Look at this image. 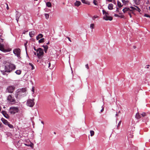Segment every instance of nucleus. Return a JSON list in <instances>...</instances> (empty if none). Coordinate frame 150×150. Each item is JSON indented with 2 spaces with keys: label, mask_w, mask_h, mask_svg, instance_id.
I'll return each mask as SVG.
<instances>
[{
  "label": "nucleus",
  "mask_w": 150,
  "mask_h": 150,
  "mask_svg": "<svg viewBox=\"0 0 150 150\" xmlns=\"http://www.w3.org/2000/svg\"><path fill=\"white\" fill-rule=\"evenodd\" d=\"M108 8L109 10H112V4H109L108 6Z\"/></svg>",
  "instance_id": "nucleus-23"
},
{
  "label": "nucleus",
  "mask_w": 150,
  "mask_h": 150,
  "mask_svg": "<svg viewBox=\"0 0 150 150\" xmlns=\"http://www.w3.org/2000/svg\"><path fill=\"white\" fill-rule=\"evenodd\" d=\"M2 113L3 115L4 116V117H6L5 115H7L6 112L5 111H2Z\"/></svg>",
  "instance_id": "nucleus-33"
},
{
  "label": "nucleus",
  "mask_w": 150,
  "mask_h": 150,
  "mask_svg": "<svg viewBox=\"0 0 150 150\" xmlns=\"http://www.w3.org/2000/svg\"><path fill=\"white\" fill-rule=\"evenodd\" d=\"M43 37V35L42 34H39L37 37L36 39L37 40H38L39 39L42 38Z\"/></svg>",
  "instance_id": "nucleus-14"
},
{
  "label": "nucleus",
  "mask_w": 150,
  "mask_h": 150,
  "mask_svg": "<svg viewBox=\"0 0 150 150\" xmlns=\"http://www.w3.org/2000/svg\"><path fill=\"white\" fill-rule=\"evenodd\" d=\"M37 56L39 59H40L42 58V56L44 54L43 50L41 48H39L37 50Z\"/></svg>",
  "instance_id": "nucleus-4"
},
{
  "label": "nucleus",
  "mask_w": 150,
  "mask_h": 150,
  "mask_svg": "<svg viewBox=\"0 0 150 150\" xmlns=\"http://www.w3.org/2000/svg\"><path fill=\"white\" fill-rule=\"evenodd\" d=\"M16 67L14 65L12 64H10L8 65H6L5 67V71L7 72H10L13 70L15 69Z\"/></svg>",
  "instance_id": "nucleus-2"
},
{
  "label": "nucleus",
  "mask_w": 150,
  "mask_h": 150,
  "mask_svg": "<svg viewBox=\"0 0 150 150\" xmlns=\"http://www.w3.org/2000/svg\"><path fill=\"white\" fill-rule=\"evenodd\" d=\"M147 66L148 67H147V68H148H148H149V65H147Z\"/></svg>",
  "instance_id": "nucleus-56"
},
{
  "label": "nucleus",
  "mask_w": 150,
  "mask_h": 150,
  "mask_svg": "<svg viewBox=\"0 0 150 150\" xmlns=\"http://www.w3.org/2000/svg\"><path fill=\"white\" fill-rule=\"evenodd\" d=\"M119 15H117V14H114V16L115 17H119Z\"/></svg>",
  "instance_id": "nucleus-42"
},
{
  "label": "nucleus",
  "mask_w": 150,
  "mask_h": 150,
  "mask_svg": "<svg viewBox=\"0 0 150 150\" xmlns=\"http://www.w3.org/2000/svg\"><path fill=\"white\" fill-rule=\"evenodd\" d=\"M144 16L146 17L149 18H150V16L148 14H144Z\"/></svg>",
  "instance_id": "nucleus-38"
},
{
  "label": "nucleus",
  "mask_w": 150,
  "mask_h": 150,
  "mask_svg": "<svg viewBox=\"0 0 150 150\" xmlns=\"http://www.w3.org/2000/svg\"><path fill=\"white\" fill-rule=\"evenodd\" d=\"M98 17V16H94L93 17V18H97Z\"/></svg>",
  "instance_id": "nucleus-45"
},
{
  "label": "nucleus",
  "mask_w": 150,
  "mask_h": 150,
  "mask_svg": "<svg viewBox=\"0 0 150 150\" xmlns=\"http://www.w3.org/2000/svg\"><path fill=\"white\" fill-rule=\"evenodd\" d=\"M45 41V39L44 38H42L40 39L39 41L38 42L40 43H43Z\"/></svg>",
  "instance_id": "nucleus-25"
},
{
  "label": "nucleus",
  "mask_w": 150,
  "mask_h": 150,
  "mask_svg": "<svg viewBox=\"0 0 150 150\" xmlns=\"http://www.w3.org/2000/svg\"><path fill=\"white\" fill-rule=\"evenodd\" d=\"M38 61H39V60H37V62H38Z\"/></svg>",
  "instance_id": "nucleus-64"
},
{
  "label": "nucleus",
  "mask_w": 150,
  "mask_h": 150,
  "mask_svg": "<svg viewBox=\"0 0 150 150\" xmlns=\"http://www.w3.org/2000/svg\"><path fill=\"white\" fill-rule=\"evenodd\" d=\"M103 14L104 15L103 18V19L106 20H109L111 21L112 19V17L110 16L109 15V14L108 12H106L104 10H103Z\"/></svg>",
  "instance_id": "nucleus-3"
},
{
  "label": "nucleus",
  "mask_w": 150,
  "mask_h": 150,
  "mask_svg": "<svg viewBox=\"0 0 150 150\" xmlns=\"http://www.w3.org/2000/svg\"><path fill=\"white\" fill-rule=\"evenodd\" d=\"M21 15V13L18 11H16V18L17 22L18 23L19 18Z\"/></svg>",
  "instance_id": "nucleus-12"
},
{
  "label": "nucleus",
  "mask_w": 150,
  "mask_h": 150,
  "mask_svg": "<svg viewBox=\"0 0 150 150\" xmlns=\"http://www.w3.org/2000/svg\"><path fill=\"white\" fill-rule=\"evenodd\" d=\"M116 116H117L118 115H117V114H116Z\"/></svg>",
  "instance_id": "nucleus-61"
},
{
  "label": "nucleus",
  "mask_w": 150,
  "mask_h": 150,
  "mask_svg": "<svg viewBox=\"0 0 150 150\" xmlns=\"http://www.w3.org/2000/svg\"><path fill=\"white\" fill-rule=\"evenodd\" d=\"M34 50H35V51H37V50H36V49H35V47H34Z\"/></svg>",
  "instance_id": "nucleus-51"
},
{
  "label": "nucleus",
  "mask_w": 150,
  "mask_h": 150,
  "mask_svg": "<svg viewBox=\"0 0 150 150\" xmlns=\"http://www.w3.org/2000/svg\"><path fill=\"white\" fill-rule=\"evenodd\" d=\"M15 72L16 74L18 75H20L21 74V71L20 70H18L16 71Z\"/></svg>",
  "instance_id": "nucleus-24"
},
{
  "label": "nucleus",
  "mask_w": 150,
  "mask_h": 150,
  "mask_svg": "<svg viewBox=\"0 0 150 150\" xmlns=\"http://www.w3.org/2000/svg\"><path fill=\"white\" fill-rule=\"evenodd\" d=\"M2 120L3 123L6 125H7V124H8V122L7 120H5L4 119H2Z\"/></svg>",
  "instance_id": "nucleus-21"
},
{
  "label": "nucleus",
  "mask_w": 150,
  "mask_h": 150,
  "mask_svg": "<svg viewBox=\"0 0 150 150\" xmlns=\"http://www.w3.org/2000/svg\"><path fill=\"white\" fill-rule=\"evenodd\" d=\"M131 9V10L134 12V11H135V7L133 6H130L129 8Z\"/></svg>",
  "instance_id": "nucleus-30"
},
{
  "label": "nucleus",
  "mask_w": 150,
  "mask_h": 150,
  "mask_svg": "<svg viewBox=\"0 0 150 150\" xmlns=\"http://www.w3.org/2000/svg\"><path fill=\"white\" fill-rule=\"evenodd\" d=\"M46 64V66H48V68H50V69H52V67H50V65H51V63L50 62H47V63H45Z\"/></svg>",
  "instance_id": "nucleus-18"
},
{
  "label": "nucleus",
  "mask_w": 150,
  "mask_h": 150,
  "mask_svg": "<svg viewBox=\"0 0 150 150\" xmlns=\"http://www.w3.org/2000/svg\"><path fill=\"white\" fill-rule=\"evenodd\" d=\"M94 23H92L90 24V27L91 29H93L94 28Z\"/></svg>",
  "instance_id": "nucleus-31"
},
{
  "label": "nucleus",
  "mask_w": 150,
  "mask_h": 150,
  "mask_svg": "<svg viewBox=\"0 0 150 150\" xmlns=\"http://www.w3.org/2000/svg\"><path fill=\"white\" fill-rule=\"evenodd\" d=\"M93 3L95 5H98V2L96 0H94L93 1Z\"/></svg>",
  "instance_id": "nucleus-34"
},
{
  "label": "nucleus",
  "mask_w": 150,
  "mask_h": 150,
  "mask_svg": "<svg viewBox=\"0 0 150 150\" xmlns=\"http://www.w3.org/2000/svg\"><path fill=\"white\" fill-rule=\"evenodd\" d=\"M32 91L33 92V93H34V87L32 88Z\"/></svg>",
  "instance_id": "nucleus-43"
},
{
  "label": "nucleus",
  "mask_w": 150,
  "mask_h": 150,
  "mask_svg": "<svg viewBox=\"0 0 150 150\" xmlns=\"http://www.w3.org/2000/svg\"><path fill=\"white\" fill-rule=\"evenodd\" d=\"M35 34V32L33 31H31L29 33V35L30 37H33Z\"/></svg>",
  "instance_id": "nucleus-15"
},
{
  "label": "nucleus",
  "mask_w": 150,
  "mask_h": 150,
  "mask_svg": "<svg viewBox=\"0 0 150 150\" xmlns=\"http://www.w3.org/2000/svg\"><path fill=\"white\" fill-rule=\"evenodd\" d=\"M82 2L84 4L89 5L90 2L88 1H86L85 0H81Z\"/></svg>",
  "instance_id": "nucleus-22"
},
{
  "label": "nucleus",
  "mask_w": 150,
  "mask_h": 150,
  "mask_svg": "<svg viewBox=\"0 0 150 150\" xmlns=\"http://www.w3.org/2000/svg\"><path fill=\"white\" fill-rule=\"evenodd\" d=\"M119 17H120L121 18H124L125 16L123 15H120L119 16Z\"/></svg>",
  "instance_id": "nucleus-39"
},
{
  "label": "nucleus",
  "mask_w": 150,
  "mask_h": 150,
  "mask_svg": "<svg viewBox=\"0 0 150 150\" xmlns=\"http://www.w3.org/2000/svg\"><path fill=\"white\" fill-rule=\"evenodd\" d=\"M42 47H43L44 49V51L46 53L48 48V46H47V45H43L42 46Z\"/></svg>",
  "instance_id": "nucleus-16"
},
{
  "label": "nucleus",
  "mask_w": 150,
  "mask_h": 150,
  "mask_svg": "<svg viewBox=\"0 0 150 150\" xmlns=\"http://www.w3.org/2000/svg\"><path fill=\"white\" fill-rule=\"evenodd\" d=\"M131 14H129L130 16V18L132 17V16L131 15Z\"/></svg>",
  "instance_id": "nucleus-48"
},
{
  "label": "nucleus",
  "mask_w": 150,
  "mask_h": 150,
  "mask_svg": "<svg viewBox=\"0 0 150 150\" xmlns=\"http://www.w3.org/2000/svg\"><path fill=\"white\" fill-rule=\"evenodd\" d=\"M34 100V99H33L32 100L30 99L28 100L26 102V105L27 106L30 107H33L35 104Z\"/></svg>",
  "instance_id": "nucleus-5"
},
{
  "label": "nucleus",
  "mask_w": 150,
  "mask_h": 150,
  "mask_svg": "<svg viewBox=\"0 0 150 150\" xmlns=\"http://www.w3.org/2000/svg\"><path fill=\"white\" fill-rule=\"evenodd\" d=\"M45 18L47 19L48 18H49V14H48L45 13Z\"/></svg>",
  "instance_id": "nucleus-35"
},
{
  "label": "nucleus",
  "mask_w": 150,
  "mask_h": 150,
  "mask_svg": "<svg viewBox=\"0 0 150 150\" xmlns=\"http://www.w3.org/2000/svg\"><path fill=\"white\" fill-rule=\"evenodd\" d=\"M136 8H135V11H137L139 12L141 11V9L138 6H135Z\"/></svg>",
  "instance_id": "nucleus-26"
},
{
  "label": "nucleus",
  "mask_w": 150,
  "mask_h": 150,
  "mask_svg": "<svg viewBox=\"0 0 150 150\" xmlns=\"http://www.w3.org/2000/svg\"><path fill=\"white\" fill-rule=\"evenodd\" d=\"M113 3H115V1L114 0H113Z\"/></svg>",
  "instance_id": "nucleus-58"
},
{
  "label": "nucleus",
  "mask_w": 150,
  "mask_h": 150,
  "mask_svg": "<svg viewBox=\"0 0 150 150\" xmlns=\"http://www.w3.org/2000/svg\"><path fill=\"white\" fill-rule=\"evenodd\" d=\"M103 110H104V108H102V109H101V112H103Z\"/></svg>",
  "instance_id": "nucleus-46"
},
{
  "label": "nucleus",
  "mask_w": 150,
  "mask_h": 150,
  "mask_svg": "<svg viewBox=\"0 0 150 150\" xmlns=\"http://www.w3.org/2000/svg\"><path fill=\"white\" fill-rule=\"evenodd\" d=\"M18 108L14 107H11L9 110L10 113L12 114H14L18 111Z\"/></svg>",
  "instance_id": "nucleus-6"
},
{
  "label": "nucleus",
  "mask_w": 150,
  "mask_h": 150,
  "mask_svg": "<svg viewBox=\"0 0 150 150\" xmlns=\"http://www.w3.org/2000/svg\"><path fill=\"white\" fill-rule=\"evenodd\" d=\"M34 54L35 55H36V53L35 52H34Z\"/></svg>",
  "instance_id": "nucleus-57"
},
{
  "label": "nucleus",
  "mask_w": 150,
  "mask_h": 150,
  "mask_svg": "<svg viewBox=\"0 0 150 150\" xmlns=\"http://www.w3.org/2000/svg\"><path fill=\"white\" fill-rule=\"evenodd\" d=\"M135 2L137 4H140V0H135Z\"/></svg>",
  "instance_id": "nucleus-36"
},
{
  "label": "nucleus",
  "mask_w": 150,
  "mask_h": 150,
  "mask_svg": "<svg viewBox=\"0 0 150 150\" xmlns=\"http://www.w3.org/2000/svg\"><path fill=\"white\" fill-rule=\"evenodd\" d=\"M90 133L91 134V137L93 136L94 134V132L93 130H91L90 131Z\"/></svg>",
  "instance_id": "nucleus-29"
},
{
  "label": "nucleus",
  "mask_w": 150,
  "mask_h": 150,
  "mask_svg": "<svg viewBox=\"0 0 150 150\" xmlns=\"http://www.w3.org/2000/svg\"><path fill=\"white\" fill-rule=\"evenodd\" d=\"M6 8H7V10H8L9 9V7H8V5L7 4V7H6Z\"/></svg>",
  "instance_id": "nucleus-47"
},
{
  "label": "nucleus",
  "mask_w": 150,
  "mask_h": 150,
  "mask_svg": "<svg viewBox=\"0 0 150 150\" xmlns=\"http://www.w3.org/2000/svg\"><path fill=\"white\" fill-rule=\"evenodd\" d=\"M41 123H42V124L43 125H44V122H43V121H41Z\"/></svg>",
  "instance_id": "nucleus-52"
},
{
  "label": "nucleus",
  "mask_w": 150,
  "mask_h": 150,
  "mask_svg": "<svg viewBox=\"0 0 150 150\" xmlns=\"http://www.w3.org/2000/svg\"><path fill=\"white\" fill-rule=\"evenodd\" d=\"M0 50L4 52H9L11 51L10 49H6L4 48L3 45L1 44L0 43Z\"/></svg>",
  "instance_id": "nucleus-9"
},
{
  "label": "nucleus",
  "mask_w": 150,
  "mask_h": 150,
  "mask_svg": "<svg viewBox=\"0 0 150 150\" xmlns=\"http://www.w3.org/2000/svg\"><path fill=\"white\" fill-rule=\"evenodd\" d=\"M29 64L31 67H32L31 68V69L32 70H33L34 69H35L33 65V64H32L31 63H29Z\"/></svg>",
  "instance_id": "nucleus-28"
},
{
  "label": "nucleus",
  "mask_w": 150,
  "mask_h": 150,
  "mask_svg": "<svg viewBox=\"0 0 150 150\" xmlns=\"http://www.w3.org/2000/svg\"><path fill=\"white\" fill-rule=\"evenodd\" d=\"M15 94V97L16 98H20L21 97L26 96V88H25L18 89Z\"/></svg>",
  "instance_id": "nucleus-1"
},
{
  "label": "nucleus",
  "mask_w": 150,
  "mask_h": 150,
  "mask_svg": "<svg viewBox=\"0 0 150 150\" xmlns=\"http://www.w3.org/2000/svg\"><path fill=\"white\" fill-rule=\"evenodd\" d=\"M0 37H1V35H0Z\"/></svg>",
  "instance_id": "nucleus-63"
},
{
  "label": "nucleus",
  "mask_w": 150,
  "mask_h": 150,
  "mask_svg": "<svg viewBox=\"0 0 150 150\" xmlns=\"http://www.w3.org/2000/svg\"><path fill=\"white\" fill-rule=\"evenodd\" d=\"M122 2L123 3H124V2H125V0H122Z\"/></svg>",
  "instance_id": "nucleus-55"
},
{
  "label": "nucleus",
  "mask_w": 150,
  "mask_h": 150,
  "mask_svg": "<svg viewBox=\"0 0 150 150\" xmlns=\"http://www.w3.org/2000/svg\"><path fill=\"white\" fill-rule=\"evenodd\" d=\"M149 10H150V6L149 7Z\"/></svg>",
  "instance_id": "nucleus-62"
},
{
  "label": "nucleus",
  "mask_w": 150,
  "mask_h": 150,
  "mask_svg": "<svg viewBox=\"0 0 150 150\" xmlns=\"http://www.w3.org/2000/svg\"><path fill=\"white\" fill-rule=\"evenodd\" d=\"M136 118L137 119H139L141 118V116L139 115V113H137L135 115Z\"/></svg>",
  "instance_id": "nucleus-20"
},
{
  "label": "nucleus",
  "mask_w": 150,
  "mask_h": 150,
  "mask_svg": "<svg viewBox=\"0 0 150 150\" xmlns=\"http://www.w3.org/2000/svg\"><path fill=\"white\" fill-rule=\"evenodd\" d=\"M122 11L124 13H127L128 14L132 13L134 14V12L132 11L129 8L125 7L123 9Z\"/></svg>",
  "instance_id": "nucleus-8"
},
{
  "label": "nucleus",
  "mask_w": 150,
  "mask_h": 150,
  "mask_svg": "<svg viewBox=\"0 0 150 150\" xmlns=\"http://www.w3.org/2000/svg\"><path fill=\"white\" fill-rule=\"evenodd\" d=\"M21 50L19 48L15 49L13 51V53L18 57H20Z\"/></svg>",
  "instance_id": "nucleus-10"
},
{
  "label": "nucleus",
  "mask_w": 150,
  "mask_h": 150,
  "mask_svg": "<svg viewBox=\"0 0 150 150\" xmlns=\"http://www.w3.org/2000/svg\"><path fill=\"white\" fill-rule=\"evenodd\" d=\"M15 89V87L13 86H10L8 87L6 91L9 93H12Z\"/></svg>",
  "instance_id": "nucleus-11"
},
{
  "label": "nucleus",
  "mask_w": 150,
  "mask_h": 150,
  "mask_svg": "<svg viewBox=\"0 0 150 150\" xmlns=\"http://www.w3.org/2000/svg\"><path fill=\"white\" fill-rule=\"evenodd\" d=\"M107 1L108 2H111L112 1V0H107Z\"/></svg>",
  "instance_id": "nucleus-50"
},
{
  "label": "nucleus",
  "mask_w": 150,
  "mask_h": 150,
  "mask_svg": "<svg viewBox=\"0 0 150 150\" xmlns=\"http://www.w3.org/2000/svg\"><path fill=\"white\" fill-rule=\"evenodd\" d=\"M46 6L48 7H51L52 6V4L50 2H47L46 3Z\"/></svg>",
  "instance_id": "nucleus-19"
},
{
  "label": "nucleus",
  "mask_w": 150,
  "mask_h": 150,
  "mask_svg": "<svg viewBox=\"0 0 150 150\" xmlns=\"http://www.w3.org/2000/svg\"><path fill=\"white\" fill-rule=\"evenodd\" d=\"M67 38L70 41V42H71V39H70V38L69 37H67Z\"/></svg>",
  "instance_id": "nucleus-44"
},
{
  "label": "nucleus",
  "mask_w": 150,
  "mask_h": 150,
  "mask_svg": "<svg viewBox=\"0 0 150 150\" xmlns=\"http://www.w3.org/2000/svg\"><path fill=\"white\" fill-rule=\"evenodd\" d=\"M141 114L143 117H144L146 115V113L144 112H142Z\"/></svg>",
  "instance_id": "nucleus-37"
},
{
  "label": "nucleus",
  "mask_w": 150,
  "mask_h": 150,
  "mask_svg": "<svg viewBox=\"0 0 150 150\" xmlns=\"http://www.w3.org/2000/svg\"><path fill=\"white\" fill-rule=\"evenodd\" d=\"M119 8H117V10H116L117 11L119 12Z\"/></svg>",
  "instance_id": "nucleus-49"
},
{
  "label": "nucleus",
  "mask_w": 150,
  "mask_h": 150,
  "mask_svg": "<svg viewBox=\"0 0 150 150\" xmlns=\"http://www.w3.org/2000/svg\"><path fill=\"white\" fill-rule=\"evenodd\" d=\"M81 4L80 1H76L74 3V4L75 6L78 7Z\"/></svg>",
  "instance_id": "nucleus-13"
},
{
  "label": "nucleus",
  "mask_w": 150,
  "mask_h": 150,
  "mask_svg": "<svg viewBox=\"0 0 150 150\" xmlns=\"http://www.w3.org/2000/svg\"><path fill=\"white\" fill-rule=\"evenodd\" d=\"M85 67H86V68H87V69H89L88 64L86 65Z\"/></svg>",
  "instance_id": "nucleus-40"
},
{
  "label": "nucleus",
  "mask_w": 150,
  "mask_h": 150,
  "mask_svg": "<svg viewBox=\"0 0 150 150\" xmlns=\"http://www.w3.org/2000/svg\"><path fill=\"white\" fill-rule=\"evenodd\" d=\"M121 121H120L119 122L118 124V125H117V127H118V126H120L121 124Z\"/></svg>",
  "instance_id": "nucleus-41"
},
{
  "label": "nucleus",
  "mask_w": 150,
  "mask_h": 150,
  "mask_svg": "<svg viewBox=\"0 0 150 150\" xmlns=\"http://www.w3.org/2000/svg\"><path fill=\"white\" fill-rule=\"evenodd\" d=\"M121 3L118 1H117V5L118 7L120 8L122 6V5H121Z\"/></svg>",
  "instance_id": "nucleus-27"
},
{
  "label": "nucleus",
  "mask_w": 150,
  "mask_h": 150,
  "mask_svg": "<svg viewBox=\"0 0 150 150\" xmlns=\"http://www.w3.org/2000/svg\"><path fill=\"white\" fill-rule=\"evenodd\" d=\"M25 144L28 146H30L32 148H33V144L31 142H30L29 144Z\"/></svg>",
  "instance_id": "nucleus-17"
},
{
  "label": "nucleus",
  "mask_w": 150,
  "mask_h": 150,
  "mask_svg": "<svg viewBox=\"0 0 150 150\" xmlns=\"http://www.w3.org/2000/svg\"><path fill=\"white\" fill-rule=\"evenodd\" d=\"M50 44V42L49 41L47 43V45H49Z\"/></svg>",
  "instance_id": "nucleus-53"
},
{
  "label": "nucleus",
  "mask_w": 150,
  "mask_h": 150,
  "mask_svg": "<svg viewBox=\"0 0 150 150\" xmlns=\"http://www.w3.org/2000/svg\"><path fill=\"white\" fill-rule=\"evenodd\" d=\"M7 100L12 104H14L15 103V100L11 95H9L8 96Z\"/></svg>",
  "instance_id": "nucleus-7"
},
{
  "label": "nucleus",
  "mask_w": 150,
  "mask_h": 150,
  "mask_svg": "<svg viewBox=\"0 0 150 150\" xmlns=\"http://www.w3.org/2000/svg\"><path fill=\"white\" fill-rule=\"evenodd\" d=\"M134 48H136V47H135V46H134Z\"/></svg>",
  "instance_id": "nucleus-59"
},
{
  "label": "nucleus",
  "mask_w": 150,
  "mask_h": 150,
  "mask_svg": "<svg viewBox=\"0 0 150 150\" xmlns=\"http://www.w3.org/2000/svg\"><path fill=\"white\" fill-rule=\"evenodd\" d=\"M7 125L10 128L12 129L13 128V126L12 125L10 124L9 122L8 123V124H7Z\"/></svg>",
  "instance_id": "nucleus-32"
},
{
  "label": "nucleus",
  "mask_w": 150,
  "mask_h": 150,
  "mask_svg": "<svg viewBox=\"0 0 150 150\" xmlns=\"http://www.w3.org/2000/svg\"><path fill=\"white\" fill-rule=\"evenodd\" d=\"M3 74H4L5 75V73H4Z\"/></svg>",
  "instance_id": "nucleus-60"
},
{
  "label": "nucleus",
  "mask_w": 150,
  "mask_h": 150,
  "mask_svg": "<svg viewBox=\"0 0 150 150\" xmlns=\"http://www.w3.org/2000/svg\"><path fill=\"white\" fill-rule=\"evenodd\" d=\"M6 117H5L6 118H7V116H8V115L7 114V115H5Z\"/></svg>",
  "instance_id": "nucleus-54"
}]
</instances>
